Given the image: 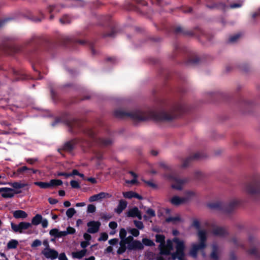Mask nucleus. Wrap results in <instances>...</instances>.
Wrapping results in <instances>:
<instances>
[{
	"label": "nucleus",
	"mask_w": 260,
	"mask_h": 260,
	"mask_svg": "<svg viewBox=\"0 0 260 260\" xmlns=\"http://www.w3.org/2000/svg\"><path fill=\"white\" fill-rule=\"evenodd\" d=\"M175 109H169L161 110L155 113H149L138 109L131 111L118 110L115 112V114L117 116L129 117L136 122L146 120L149 118V116L156 120L163 121L172 119L175 116Z\"/></svg>",
	"instance_id": "obj_1"
},
{
	"label": "nucleus",
	"mask_w": 260,
	"mask_h": 260,
	"mask_svg": "<svg viewBox=\"0 0 260 260\" xmlns=\"http://www.w3.org/2000/svg\"><path fill=\"white\" fill-rule=\"evenodd\" d=\"M156 242L159 243V248L162 254H168L173 249L175 246L176 251L172 254L173 259L177 258L179 260H185L184 250L185 248L184 242L183 240L178 238H174L173 241L168 240L165 242V237L161 235H156Z\"/></svg>",
	"instance_id": "obj_2"
},
{
	"label": "nucleus",
	"mask_w": 260,
	"mask_h": 260,
	"mask_svg": "<svg viewBox=\"0 0 260 260\" xmlns=\"http://www.w3.org/2000/svg\"><path fill=\"white\" fill-rule=\"evenodd\" d=\"M197 236L199 243L192 244L190 251V254L193 257H196L198 252L205 248L207 245L206 240L208 237L207 232L205 230H200L198 232Z\"/></svg>",
	"instance_id": "obj_3"
},
{
	"label": "nucleus",
	"mask_w": 260,
	"mask_h": 260,
	"mask_svg": "<svg viewBox=\"0 0 260 260\" xmlns=\"http://www.w3.org/2000/svg\"><path fill=\"white\" fill-rule=\"evenodd\" d=\"M76 230L74 228L68 226L66 231H59L57 229H53L49 232V234L51 236H54L55 238H61L65 237L69 234H73L75 233Z\"/></svg>",
	"instance_id": "obj_4"
},
{
	"label": "nucleus",
	"mask_w": 260,
	"mask_h": 260,
	"mask_svg": "<svg viewBox=\"0 0 260 260\" xmlns=\"http://www.w3.org/2000/svg\"><path fill=\"white\" fill-rule=\"evenodd\" d=\"M128 237L131 238L127 240V249L129 250H141L144 248V245L140 241L134 240L132 236Z\"/></svg>",
	"instance_id": "obj_5"
},
{
	"label": "nucleus",
	"mask_w": 260,
	"mask_h": 260,
	"mask_svg": "<svg viewBox=\"0 0 260 260\" xmlns=\"http://www.w3.org/2000/svg\"><path fill=\"white\" fill-rule=\"evenodd\" d=\"M187 182V179L186 178L176 179L172 184L171 187L177 190H181Z\"/></svg>",
	"instance_id": "obj_6"
},
{
	"label": "nucleus",
	"mask_w": 260,
	"mask_h": 260,
	"mask_svg": "<svg viewBox=\"0 0 260 260\" xmlns=\"http://www.w3.org/2000/svg\"><path fill=\"white\" fill-rule=\"evenodd\" d=\"M0 192H2V196L5 198H12L15 193L20 192V191H15L14 189L11 188L3 187L0 188Z\"/></svg>",
	"instance_id": "obj_7"
},
{
	"label": "nucleus",
	"mask_w": 260,
	"mask_h": 260,
	"mask_svg": "<svg viewBox=\"0 0 260 260\" xmlns=\"http://www.w3.org/2000/svg\"><path fill=\"white\" fill-rule=\"evenodd\" d=\"M197 196V192L193 189H186L183 193V197L186 203L196 198Z\"/></svg>",
	"instance_id": "obj_8"
},
{
	"label": "nucleus",
	"mask_w": 260,
	"mask_h": 260,
	"mask_svg": "<svg viewBox=\"0 0 260 260\" xmlns=\"http://www.w3.org/2000/svg\"><path fill=\"white\" fill-rule=\"evenodd\" d=\"M101 223L99 221H91L87 223V231L89 233H95L98 232Z\"/></svg>",
	"instance_id": "obj_9"
},
{
	"label": "nucleus",
	"mask_w": 260,
	"mask_h": 260,
	"mask_svg": "<svg viewBox=\"0 0 260 260\" xmlns=\"http://www.w3.org/2000/svg\"><path fill=\"white\" fill-rule=\"evenodd\" d=\"M42 252L46 258L52 259L56 258L58 255L56 251L50 248H45Z\"/></svg>",
	"instance_id": "obj_10"
},
{
	"label": "nucleus",
	"mask_w": 260,
	"mask_h": 260,
	"mask_svg": "<svg viewBox=\"0 0 260 260\" xmlns=\"http://www.w3.org/2000/svg\"><path fill=\"white\" fill-rule=\"evenodd\" d=\"M170 202L174 206H179L186 203L183 197H181L178 196H174L171 198Z\"/></svg>",
	"instance_id": "obj_11"
},
{
	"label": "nucleus",
	"mask_w": 260,
	"mask_h": 260,
	"mask_svg": "<svg viewBox=\"0 0 260 260\" xmlns=\"http://www.w3.org/2000/svg\"><path fill=\"white\" fill-rule=\"evenodd\" d=\"M127 216L131 217H137L140 220L142 218L141 213L137 207L129 209L127 212Z\"/></svg>",
	"instance_id": "obj_12"
},
{
	"label": "nucleus",
	"mask_w": 260,
	"mask_h": 260,
	"mask_svg": "<svg viewBox=\"0 0 260 260\" xmlns=\"http://www.w3.org/2000/svg\"><path fill=\"white\" fill-rule=\"evenodd\" d=\"M109 197V194L104 192H101L98 194L91 196L89 199L90 202L99 201L102 200Z\"/></svg>",
	"instance_id": "obj_13"
},
{
	"label": "nucleus",
	"mask_w": 260,
	"mask_h": 260,
	"mask_svg": "<svg viewBox=\"0 0 260 260\" xmlns=\"http://www.w3.org/2000/svg\"><path fill=\"white\" fill-rule=\"evenodd\" d=\"M258 189L256 185L251 184L247 185L245 188V191L246 193L252 195L256 193Z\"/></svg>",
	"instance_id": "obj_14"
},
{
	"label": "nucleus",
	"mask_w": 260,
	"mask_h": 260,
	"mask_svg": "<svg viewBox=\"0 0 260 260\" xmlns=\"http://www.w3.org/2000/svg\"><path fill=\"white\" fill-rule=\"evenodd\" d=\"M131 238L127 237L125 239L121 240L120 242V247L117 250V253L119 254H121L123 253L126 248H127V240L131 239Z\"/></svg>",
	"instance_id": "obj_15"
},
{
	"label": "nucleus",
	"mask_w": 260,
	"mask_h": 260,
	"mask_svg": "<svg viewBox=\"0 0 260 260\" xmlns=\"http://www.w3.org/2000/svg\"><path fill=\"white\" fill-rule=\"evenodd\" d=\"M13 215L16 219H25L28 216L26 212L21 210L14 211L13 212Z\"/></svg>",
	"instance_id": "obj_16"
},
{
	"label": "nucleus",
	"mask_w": 260,
	"mask_h": 260,
	"mask_svg": "<svg viewBox=\"0 0 260 260\" xmlns=\"http://www.w3.org/2000/svg\"><path fill=\"white\" fill-rule=\"evenodd\" d=\"M87 249H83L82 250L74 251L72 253V256L74 258L81 259L86 255Z\"/></svg>",
	"instance_id": "obj_17"
},
{
	"label": "nucleus",
	"mask_w": 260,
	"mask_h": 260,
	"mask_svg": "<svg viewBox=\"0 0 260 260\" xmlns=\"http://www.w3.org/2000/svg\"><path fill=\"white\" fill-rule=\"evenodd\" d=\"M123 196L124 198L127 199H131L132 198H136L139 199H141L142 198L140 196H139L138 193L130 191L127 192H123Z\"/></svg>",
	"instance_id": "obj_18"
},
{
	"label": "nucleus",
	"mask_w": 260,
	"mask_h": 260,
	"mask_svg": "<svg viewBox=\"0 0 260 260\" xmlns=\"http://www.w3.org/2000/svg\"><path fill=\"white\" fill-rule=\"evenodd\" d=\"M127 206V203L123 200L120 201L119 204L116 208V211L117 213H120Z\"/></svg>",
	"instance_id": "obj_19"
},
{
	"label": "nucleus",
	"mask_w": 260,
	"mask_h": 260,
	"mask_svg": "<svg viewBox=\"0 0 260 260\" xmlns=\"http://www.w3.org/2000/svg\"><path fill=\"white\" fill-rule=\"evenodd\" d=\"M12 187L15 189H19L22 188L27 185L26 184L22 183L21 182H14L9 183Z\"/></svg>",
	"instance_id": "obj_20"
},
{
	"label": "nucleus",
	"mask_w": 260,
	"mask_h": 260,
	"mask_svg": "<svg viewBox=\"0 0 260 260\" xmlns=\"http://www.w3.org/2000/svg\"><path fill=\"white\" fill-rule=\"evenodd\" d=\"M49 188H53L62 184V181L58 179H52L49 182Z\"/></svg>",
	"instance_id": "obj_21"
},
{
	"label": "nucleus",
	"mask_w": 260,
	"mask_h": 260,
	"mask_svg": "<svg viewBox=\"0 0 260 260\" xmlns=\"http://www.w3.org/2000/svg\"><path fill=\"white\" fill-rule=\"evenodd\" d=\"M219 251L218 248L214 245L212 246V251L211 253V257L214 259H217L218 257Z\"/></svg>",
	"instance_id": "obj_22"
},
{
	"label": "nucleus",
	"mask_w": 260,
	"mask_h": 260,
	"mask_svg": "<svg viewBox=\"0 0 260 260\" xmlns=\"http://www.w3.org/2000/svg\"><path fill=\"white\" fill-rule=\"evenodd\" d=\"M146 215L144 216V218L145 220L148 219V218L154 217L155 215V211L150 208L147 209L146 211Z\"/></svg>",
	"instance_id": "obj_23"
},
{
	"label": "nucleus",
	"mask_w": 260,
	"mask_h": 260,
	"mask_svg": "<svg viewBox=\"0 0 260 260\" xmlns=\"http://www.w3.org/2000/svg\"><path fill=\"white\" fill-rule=\"evenodd\" d=\"M19 224L21 233H22L23 230H27L31 226V224L29 222H21Z\"/></svg>",
	"instance_id": "obj_24"
},
{
	"label": "nucleus",
	"mask_w": 260,
	"mask_h": 260,
	"mask_svg": "<svg viewBox=\"0 0 260 260\" xmlns=\"http://www.w3.org/2000/svg\"><path fill=\"white\" fill-rule=\"evenodd\" d=\"M168 221H171L175 223L180 222L182 221V218L180 215H175L170 217L167 219Z\"/></svg>",
	"instance_id": "obj_25"
},
{
	"label": "nucleus",
	"mask_w": 260,
	"mask_h": 260,
	"mask_svg": "<svg viewBox=\"0 0 260 260\" xmlns=\"http://www.w3.org/2000/svg\"><path fill=\"white\" fill-rule=\"evenodd\" d=\"M42 219V216L40 214H37L32 219V224L34 225H38L41 223Z\"/></svg>",
	"instance_id": "obj_26"
},
{
	"label": "nucleus",
	"mask_w": 260,
	"mask_h": 260,
	"mask_svg": "<svg viewBox=\"0 0 260 260\" xmlns=\"http://www.w3.org/2000/svg\"><path fill=\"white\" fill-rule=\"evenodd\" d=\"M199 157V154L197 153L193 154L189 158H188L183 161V162H182V166L183 167L187 166L188 162H189L190 159L198 158Z\"/></svg>",
	"instance_id": "obj_27"
},
{
	"label": "nucleus",
	"mask_w": 260,
	"mask_h": 260,
	"mask_svg": "<svg viewBox=\"0 0 260 260\" xmlns=\"http://www.w3.org/2000/svg\"><path fill=\"white\" fill-rule=\"evenodd\" d=\"M18 242L16 240H11L7 244V247L9 249L15 248L18 245Z\"/></svg>",
	"instance_id": "obj_28"
},
{
	"label": "nucleus",
	"mask_w": 260,
	"mask_h": 260,
	"mask_svg": "<svg viewBox=\"0 0 260 260\" xmlns=\"http://www.w3.org/2000/svg\"><path fill=\"white\" fill-rule=\"evenodd\" d=\"M34 184L37 186H39L42 188H49V182H36Z\"/></svg>",
	"instance_id": "obj_29"
},
{
	"label": "nucleus",
	"mask_w": 260,
	"mask_h": 260,
	"mask_svg": "<svg viewBox=\"0 0 260 260\" xmlns=\"http://www.w3.org/2000/svg\"><path fill=\"white\" fill-rule=\"evenodd\" d=\"M142 244L146 246H153L154 245V242L147 238H144L142 239Z\"/></svg>",
	"instance_id": "obj_30"
},
{
	"label": "nucleus",
	"mask_w": 260,
	"mask_h": 260,
	"mask_svg": "<svg viewBox=\"0 0 260 260\" xmlns=\"http://www.w3.org/2000/svg\"><path fill=\"white\" fill-rule=\"evenodd\" d=\"M130 174L134 177V179H132L131 181H129V180H126L125 181V183H127V184H135L137 182V179H136L137 175H136V174H135L133 172H130Z\"/></svg>",
	"instance_id": "obj_31"
},
{
	"label": "nucleus",
	"mask_w": 260,
	"mask_h": 260,
	"mask_svg": "<svg viewBox=\"0 0 260 260\" xmlns=\"http://www.w3.org/2000/svg\"><path fill=\"white\" fill-rule=\"evenodd\" d=\"M76 213V211L74 208H69L66 212V215L69 218H71Z\"/></svg>",
	"instance_id": "obj_32"
},
{
	"label": "nucleus",
	"mask_w": 260,
	"mask_h": 260,
	"mask_svg": "<svg viewBox=\"0 0 260 260\" xmlns=\"http://www.w3.org/2000/svg\"><path fill=\"white\" fill-rule=\"evenodd\" d=\"M127 230L134 237H138L139 235V231L136 229L129 228Z\"/></svg>",
	"instance_id": "obj_33"
},
{
	"label": "nucleus",
	"mask_w": 260,
	"mask_h": 260,
	"mask_svg": "<svg viewBox=\"0 0 260 260\" xmlns=\"http://www.w3.org/2000/svg\"><path fill=\"white\" fill-rule=\"evenodd\" d=\"M11 228H12V230L15 232H19L20 233H21V231H20V229L19 224H15L13 223H11Z\"/></svg>",
	"instance_id": "obj_34"
},
{
	"label": "nucleus",
	"mask_w": 260,
	"mask_h": 260,
	"mask_svg": "<svg viewBox=\"0 0 260 260\" xmlns=\"http://www.w3.org/2000/svg\"><path fill=\"white\" fill-rule=\"evenodd\" d=\"M126 230L124 229H121L120 230L119 232V236L121 240L125 239L126 238Z\"/></svg>",
	"instance_id": "obj_35"
},
{
	"label": "nucleus",
	"mask_w": 260,
	"mask_h": 260,
	"mask_svg": "<svg viewBox=\"0 0 260 260\" xmlns=\"http://www.w3.org/2000/svg\"><path fill=\"white\" fill-rule=\"evenodd\" d=\"M134 222V224H135V226L138 229H139L140 230H142L144 228V225H143L142 222H141L140 221H137V220H135Z\"/></svg>",
	"instance_id": "obj_36"
},
{
	"label": "nucleus",
	"mask_w": 260,
	"mask_h": 260,
	"mask_svg": "<svg viewBox=\"0 0 260 260\" xmlns=\"http://www.w3.org/2000/svg\"><path fill=\"white\" fill-rule=\"evenodd\" d=\"M96 207L93 205H89L87 207V211L88 213H93L95 211Z\"/></svg>",
	"instance_id": "obj_37"
},
{
	"label": "nucleus",
	"mask_w": 260,
	"mask_h": 260,
	"mask_svg": "<svg viewBox=\"0 0 260 260\" xmlns=\"http://www.w3.org/2000/svg\"><path fill=\"white\" fill-rule=\"evenodd\" d=\"M108 235L106 233H102L100 235L99 241H106L108 239Z\"/></svg>",
	"instance_id": "obj_38"
},
{
	"label": "nucleus",
	"mask_w": 260,
	"mask_h": 260,
	"mask_svg": "<svg viewBox=\"0 0 260 260\" xmlns=\"http://www.w3.org/2000/svg\"><path fill=\"white\" fill-rule=\"evenodd\" d=\"M213 233L215 235H220L223 233V229L219 227L215 228L213 230Z\"/></svg>",
	"instance_id": "obj_39"
},
{
	"label": "nucleus",
	"mask_w": 260,
	"mask_h": 260,
	"mask_svg": "<svg viewBox=\"0 0 260 260\" xmlns=\"http://www.w3.org/2000/svg\"><path fill=\"white\" fill-rule=\"evenodd\" d=\"M241 36V34L240 33H238L234 35L233 36H231L230 38V40L231 41H236L237 40H238L239 38H240Z\"/></svg>",
	"instance_id": "obj_40"
},
{
	"label": "nucleus",
	"mask_w": 260,
	"mask_h": 260,
	"mask_svg": "<svg viewBox=\"0 0 260 260\" xmlns=\"http://www.w3.org/2000/svg\"><path fill=\"white\" fill-rule=\"evenodd\" d=\"M41 241L39 240H35L31 244L32 247H36L41 245Z\"/></svg>",
	"instance_id": "obj_41"
},
{
	"label": "nucleus",
	"mask_w": 260,
	"mask_h": 260,
	"mask_svg": "<svg viewBox=\"0 0 260 260\" xmlns=\"http://www.w3.org/2000/svg\"><path fill=\"white\" fill-rule=\"evenodd\" d=\"M71 185L73 188H80V185L79 183L75 180H72L70 182Z\"/></svg>",
	"instance_id": "obj_42"
},
{
	"label": "nucleus",
	"mask_w": 260,
	"mask_h": 260,
	"mask_svg": "<svg viewBox=\"0 0 260 260\" xmlns=\"http://www.w3.org/2000/svg\"><path fill=\"white\" fill-rule=\"evenodd\" d=\"M109 226L111 229L115 230L117 227V223L115 221H111L109 223Z\"/></svg>",
	"instance_id": "obj_43"
},
{
	"label": "nucleus",
	"mask_w": 260,
	"mask_h": 260,
	"mask_svg": "<svg viewBox=\"0 0 260 260\" xmlns=\"http://www.w3.org/2000/svg\"><path fill=\"white\" fill-rule=\"evenodd\" d=\"M60 21L62 24L69 23L70 22V20L67 17H64L60 19Z\"/></svg>",
	"instance_id": "obj_44"
},
{
	"label": "nucleus",
	"mask_w": 260,
	"mask_h": 260,
	"mask_svg": "<svg viewBox=\"0 0 260 260\" xmlns=\"http://www.w3.org/2000/svg\"><path fill=\"white\" fill-rule=\"evenodd\" d=\"M89 245V242L88 241H82L80 243L81 247L83 249H85Z\"/></svg>",
	"instance_id": "obj_45"
},
{
	"label": "nucleus",
	"mask_w": 260,
	"mask_h": 260,
	"mask_svg": "<svg viewBox=\"0 0 260 260\" xmlns=\"http://www.w3.org/2000/svg\"><path fill=\"white\" fill-rule=\"evenodd\" d=\"M57 175L58 176H63L66 178H68L69 177L72 176V174H70L69 173H61V172H58L57 174Z\"/></svg>",
	"instance_id": "obj_46"
},
{
	"label": "nucleus",
	"mask_w": 260,
	"mask_h": 260,
	"mask_svg": "<svg viewBox=\"0 0 260 260\" xmlns=\"http://www.w3.org/2000/svg\"><path fill=\"white\" fill-rule=\"evenodd\" d=\"M41 223L42 224V226L43 228H46L48 226V220L47 219H42Z\"/></svg>",
	"instance_id": "obj_47"
},
{
	"label": "nucleus",
	"mask_w": 260,
	"mask_h": 260,
	"mask_svg": "<svg viewBox=\"0 0 260 260\" xmlns=\"http://www.w3.org/2000/svg\"><path fill=\"white\" fill-rule=\"evenodd\" d=\"M58 259L59 260H68V258L64 253H61L58 257Z\"/></svg>",
	"instance_id": "obj_48"
},
{
	"label": "nucleus",
	"mask_w": 260,
	"mask_h": 260,
	"mask_svg": "<svg viewBox=\"0 0 260 260\" xmlns=\"http://www.w3.org/2000/svg\"><path fill=\"white\" fill-rule=\"evenodd\" d=\"M86 180L92 184H95L97 183V181L94 178H88Z\"/></svg>",
	"instance_id": "obj_49"
},
{
	"label": "nucleus",
	"mask_w": 260,
	"mask_h": 260,
	"mask_svg": "<svg viewBox=\"0 0 260 260\" xmlns=\"http://www.w3.org/2000/svg\"><path fill=\"white\" fill-rule=\"evenodd\" d=\"M84 238L86 240V241L89 242V241L91 239V236L88 234L85 233L84 234Z\"/></svg>",
	"instance_id": "obj_50"
},
{
	"label": "nucleus",
	"mask_w": 260,
	"mask_h": 260,
	"mask_svg": "<svg viewBox=\"0 0 260 260\" xmlns=\"http://www.w3.org/2000/svg\"><path fill=\"white\" fill-rule=\"evenodd\" d=\"M118 242V239H112L109 241V243L110 245H114Z\"/></svg>",
	"instance_id": "obj_51"
},
{
	"label": "nucleus",
	"mask_w": 260,
	"mask_h": 260,
	"mask_svg": "<svg viewBox=\"0 0 260 260\" xmlns=\"http://www.w3.org/2000/svg\"><path fill=\"white\" fill-rule=\"evenodd\" d=\"M27 170H28L27 168L25 166H24L22 168H19L17 170V172L19 173H22Z\"/></svg>",
	"instance_id": "obj_52"
},
{
	"label": "nucleus",
	"mask_w": 260,
	"mask_h": 260,
	"mask_svg": "<svg viewBox=\"0 0 260 260\" xmlns=\"http://www.w3.org/2000/svg\"><path fill=\"white\" fill-rule=\"evenodd\" d=\"M48 201L51 204H55L57 202V201L56 199L52 198H49L48 199Z\"/></svg>",
	"instance_id": "obj_53"
},
{
	"label": "nucleus",
	"mask_w": 260,
	"mask_h": 260,
	"mask_svg": "<svg viewBox=\"0 0 260 260\" xmlns=\"http://www.w3.org/2000/svg\"><path fill=\"white\" fill-rule=\"evenodd\" d=\"M241 4H233V5H231V8H239L241 6Z\"/></svg>",
	"instance_id": "obj_54"
},
{
	"label": "nucleus",
	"mask_w": 260,
	"mask_h": 260,
	"mask_svg": "<svg viewBox=\"0 0 260 260\" xmlns=\"http://www.w3.org/2000/svg\"><path fill=\"white\" fill-rule=\"evenodd\" d=\"M112 250H113L112 247L111 246H109L106 249L105 252L107 253H110L112 251Z\"/></svg>",
	"instance_id": "obj_55"
},
{
	"label": "nucleus",
	"mask_w": 260,
	"mask_h": 260,
	"mask_svg": "<svg viewBox=\"0 0 260 260\" xmlns=\"http://www.w3.org/2000/svg\"><path fill=\"white\" fill-rule=\"evenodd\" d=\"M85 205V203L84 202L78 203L76 204V207H83Z\"/></svg>",
	"instance_id": "obj_56"
},
{
	"label": "nucleus",
	"mask_w": 260,
	"mask_h": 260,
	"mask_svg": "<svg viewBox=\"0 0 260 260\" xmlns=\"http://www.w3.org/2000/svg\"><path fill=\"white\" fill-rule=\"evenodd\" d=\"M43 244L44 245V246L45 247V248H49V243H48V241H47V240L44 241Z\"/></svg>",
	"instance_id": "obj_57"
},
{
	"label": "nucleus",
	"mask_w": 260,
	"mask_h": 260,
	"mask_svg": "<svg viewBox=\"0 0 260 260\" xmlns=\"http://www.w3.org/2000/svg\"><path fill=\"white\" fill-rule=\"evenodd\" d=\"M63 205L65 207H68L71 206V203L69 201H65L63 203Z\"/></svg>",
	"instance_id": "obj_58"
},
{
	"label": "nucleus",
	"mask_w": 260,
	"mask_h": 260,
	"mask_svg": "<svg viewBox=\"0 0 260 260\" xmlns=\"http://www.w3.org/2000/svg\"><path fill=\"white\" fill-rule=\"evenodd\" d=\"M79 173L78 172V171L76 170H74L72 172V173H71V174H72V176L73 175H79Z\"/></svg>",
	"instance_id": "obj_59"
},
{
	"label": "nucleus",
	"mask_w": 260,
	"mask_h": 260,
	"mask_svg": "<svg viewBox=\"0 0 260 260\" xmlns=\"http://www.w3.org/2000/svg\"><path fill=\"white\" fill-rule=\"evenodd\" d=\"M58 193H59V195L60 196H61V197H63L65 195V192L64 190H59V192H58Z\"/></svg>",
	"instance_id": "obj_60"
},
{
	"label": "nucleus",
	"mask_w": 260,
	"mask_h": 260,
	"mask_svg": "<svg viewBox=\"0 0 260 260\" xmlns=\"http://www.w3.org/2000/svg\"><path fill=\"white\" fill-rule=\"evenodd\" d=\"M146 183L149 186H152V187L155 186V184L152 182H151V181H148V182H146Z\"/></svg>",
	"instance_id": "obj_61"
},
{
	"label": "nucleus",
	"mask_w": 260,
	"mask_h": 260,
	"mask_svg": "<svg viewBox=\"0 0 260 260\" xmlns=\"http://www.w3.org/2000/svg\"><path fill=\"white\" fill-rule=\"evenodd\" d=\"M82 223V221L81 219H78L77 221L76 224L77 226H79L80 224H81Z\"/></svg>",
	"instance_id": "obj_62"
},
{
	"label": "nucleus",
	"mask_w": 260,
	"mask_h": 260,
	"mask_svg": "<svg viewBox=\"0 0 260 260\" xmlns=\"http://www.w3.org/2000/svg\"><path fill=\"white\" fill-rule=\"evenodd\" d=\"M85 260H95V257L93 256H91L89 257L86 258Z\"/></svg>",
	"instance_id": "obj_63"
},
{
	"label": "nucleus",
	"mask_w": 260,
	"mask_h": 260,
	"mask_svg": "<svg viewBox=\"0 0 260 260\" xmlns=\"http://www.w3.org/2000/svg\"><path fill=\"white\" fill-rule=\"evenodd\" d=\"M79 176L83 179H84V175L83 174L79 173Z\"/></svg>",
	"instance_id": "obj_64"
}]
</instances>
